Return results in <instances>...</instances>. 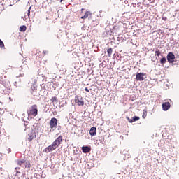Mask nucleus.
<instances>
[{"mask_svg":"<svg viewBox=\"0 0 179 179\" xmlns=\"http://www.w3.org/2000/svg\"><path fill=\"white\" fill-rule=\"evenodd\" d=\"M170 107H171V105L169 102H165L162 104V108L164 111H167L170 108Z\"/></svg>","mask_w":179,"mask_h":179,"instance_id":"10","label":"nucleus"},{"mask_svg":"<svg viewBox=\"0 0 179 179\" xmlns=\"http://www.w3.org/2000/svg\"><path fill=\"white\" fill-rule=\"evenodd\" d=\"M62 141H64V138L62 137V136H59L53 141L52 144L45 148L43 150V152L45 153H50V152H52L53 150H55V149H57V148H58L59 145H61V143L62 142Z\"/></svg>","mask_w":179,"mask_h":179,"instance_id":"1","label":"nucleus"},{"mask_svg":"<svg viewBox=\"0 0 179 179\" xmlns=\"http://www.w3.org/2000/svg\"><path fill=\"white\" fill-rule=\"evenodd\" d=\"M31 9V7H29V9H28L27 15H28L29 17H30V10Z\"/></svg>","mask_w":179,"mask_h":179,"instance_id":"22","label":"nucleus"},{"mask_svg":"<svg viewBox=\"0 0 179 179\" xmlns=\"http://www.w3.org/2000/svg\"><path fill=\"white\" fill-rule=\"evenodd\" d=\"M75 103L77 104L79 107H83L85 106V101L83 100V98L81 96H76L74 99Z\"/></svg>","mask_w":179,"mask_h":179,"instance_id":"4","label":"nucleus"},{"mask_svg":"<svg viewBox=\"0 0 179 179\" xmlns=\"http://www.w3.org/2000/svg\"><path fill=\"white\" fill-rule=\"evenodd\" d=\"M166 62H167V59H166V57H163L160 59V64H166Z\"/></svg>","mask_w":179,"mask_h":179,"instance_id":"19","label":"nucleus"},{"mask_svg":"<svg viewBox=\"0 0 179 179\" xmlns=\"http://www.w3.org/2000/svg\"><path fill=\"white\" fill-rule=\"evenodd\" d=\"M16 164L17 166H20V167H22V169H29V170H30L31 168V163L30 161L25 159H17Z\"/></svg>","mask_w":179,"mask_h":179,"instance_id":"2","label":"nucleus"},{"mask_svg":"<svg viewBox=\"0 0 179 179\" xmlns=\"http://www.w3.org/2000/svg\"><path fill=\"white\" fill-rule=\"evenodd\" d=\"M17 174H20V171H17Z\"/></svg>","mask_w":179,"mask_h":179,"instance_id":"26","label":"nucleus"},{"mask_svg":"<svg viewBox=\"0 0 179 179\" xmlns=\"http://www.w3.org/2000/svg\"><path fill=\"white\" fill-rule=\"evenodd\" d=\"M108 56L109 57H111V55H113V48H110L107 50Z\"/></svg>","mask_w":179,"mask_h":179,"instance_id":"14","label":"nucleus"},{"mask_svg":"<svg viewBox=\"0 0 179 179\" xmlns=\"http://www.w3.org/2000/svg\"><path fill=\"white\" fill-rule=\"evenodd\" d=\"M58 125V120L57 118L53 117L50 120V128L51 129H54V128H57V126Z\"/></svg>","mask_w":179,"mask_h":179,"instance_id":"6","label":"nucleus"},{"mask_svg":"<svg viewBox=\"0 0 179 179\" xmlns=\"http://www.w3.org/2000/svg\"><path fill=\"white\" fill-rule=\"evenodd\" d=\"M145 73H137L136 75V80H139L140 82H142V80H145Z\"/></svg>","mask_w":179,"mask_h":179,"instance_id":"7","label":"nucleus"},{"mask_svg":"<svg viewBox=\"0 0 179 179\" xmlns=\"http://www.w3.org/2000/svg\"><path fill=\"white\" fill-rule=\"evenodd\" d=\"M167 61L169 64H173L174 62V59H176V55L171 52H169L167 56Z\"/></svg>","mask_w":179,"mask_h":179,"instance_id":"5","label":"nucleus"},{"mask_svg":"<svg viewBox=\"0 0 179 179\" xmlns=\"http://www.w3.org/2000/svg\"><path fill=\"white\" fill-rule=\"evenodd\" d=\"M19 178V179H23V178Z\"/></svg>","mask_w":179,"mask_h":179,"instance_id":"27","label":"nucleus"},{"mask_svg":"<svg viewBox=\"0 0 179 179\" xmlns=\"http://www.w3.org/2000/svg\"><path fill=\"white\" fill-rule=\"evenodd\" d=\"M15 170H20V167L15 168Z\"/></svg>","mask_w":179,"mask_h":179,"instance_id":"24","label":"nucleus"},{"mask_svg":"<svg viewBox=\"0 0 179 179\" xmlns=\"http://www.w3.org/2000/svg\"><path fill=\"white\" fill-rule=\"evenodd\" d=\"M92 13L90 11H86L83 16L81 17V19H87L90 16H92Z\"/></svg>","mask_w":179,"mask_h":179,"instance_id":"13","label":"nucleus"},{"mask_svg":"<svg viewBox=\"0 0 179 179\" xmlns=\"http://www.w3.org/2000/svg\"><path fill=\"white\" fill-rule=\"evenodd\" d=\"M85 92H87V93H90V90H89V88L87 87H85Z\"/></svg>","mask_w":179,"mask_h":179,"instance_id":"21","label":"nucleus"},{"mask_svg":"<svg viewBox=\"0 0 179 179\" xmlns=\"http://www.w3.org/2000/svg\"><path fill=\"white\" fill-rule=\"evenodd\" d=\"M160 54H162L160 50H157L155 51V57H160Z\"/></svg>","mask_w":179,"mask_h":179,"instance_id":"20","label":"nucleus"},{"mask_svg":"<svg viewBox=\"0 0 179 179\" xmlns=\"http://www.w3.org/2000/svg\"><path fill=\"white\" fill-rule=\"evenodd\" d=\"M27 30V27L25 25H22L20 27V31H25Z\"/></svg>","mask_w":179,"mask_h":179,"instance_id":"16","label":"nucleus"},{"mask_svg":"<svg viewBox=\"0 0 179 179\" xmlns=\"http://www.w3.org/2000/svg\"><path fill=\"white\" fill-rule=\"evenodd\" d=\"M147 115H148V111L143 110L142 117L145 120V118H146Z\"/></svg>","mask_w":179,"mask_h":179,"instance_id":"18","label":"nucleus"},{"mask_svg":"<svg viewBox=\"0 0 179 179\" xmlns=\"http://www.w3.org/2000/svg\"><path fill=\"white\" fill-rule=\"evenodd\" d=\"M0 48L5 50V43L0 39Z\"/></svg>","mask_w":179,"mask_h":179,"instance_id":"17","label":"nucleus"},{"mask_svg":"<svg viewBox=\"0 0 179 179\" xmlns=\"http://www.w3.org/2000/svg\"><path fill=\"white\" fill-rule=\"evenodd\" d=\"M36 134L35 132H31L27 135V139L29 142H31L33 139H36Z\"/></svg>","mask_w":179,"mask_h":179,"instance_id":"8","label":"nucleus"},{"mask_svg":"<svg viewBox=\"0 0 179 179\" xmlns=\"http://www.w3.org/2000/svg\"><path fill=\"white\" fill-rule=\"evenodd\" d=\"M127 118L129 122H130V124H132V122H135V121H138L140 120V117L138 116H134V117H133L132 119H129V117H127Z\"/></svg>","mask_w":179,"mask_h":179,"instance_id":"12","label":"nucleus"},{"mask_svg":"<svg viewBox=\"0 0 179 179\" xmlns=\"http://www.w3.org/2000/svg\"><path fill=\"white\" fill-rule=\"evenodd\" d=\"M90 135H91V136H96V135H97V129L95 127H92L90 129Z\"/></svg>","mask_w":179,"mask_h":179,"instance_id":"9","label":"nucleus"},{"mask_svg":"<svg viewBox=\"0 0 179 179\" xmlns=\"http://www.w3.org/2000/svg\"><path fill=\"white\" fill-rule=\"evenodd\" d=\"M82 150L83 153H89L90 150H92V148L89 146H83L82 147Z\"/></svg>","mask_w":179,"mask_h":179,"instance_id":"11","label":"nucleus"},{"mask_svg":"<svg viewBox=\"0 0 179 179\" xmlns=\"http://www.w3.org/2000/svg\"><path fill=\"white\" fill-rule=\"evenodd\" d=\"M50 101L52 103H58V98H57V96H52L51 99H50Z\"/></svg>","mask_w":179,"mask_h":179,"instance_id":"15","label":"nucleus"},{"mask_svg":"<svg viewBox=\"0 0 179 179\" xmlns=\"http://www.w3.org/2000/svg\"><path fill=\"white\" fill-rule=\"evenodd\" d=\"M27 113L29 117H37V115L38 114V109H37V105H32L27 111Z\"/></svg>","mask_w":179,"mask_h":179,"instance_id":"3","label":"nucleus"},{"mask_svg":"<svg viewBox=\"0 0 179 179\" xmlns=\"http://www.w3.org/2000/svg\"><path fill=\"white\" fill-rule=\"evenodd\" d=\"M83 10H85V9H84V8H82V9H81V12H83Z\"/></svg>","mask_w":179,"mask_h":179,"instance_id":"25","label":"nucleus"},{"mask_svg":"<svg viewBox=\"0 0 179 179\" xmlns=\"http://www.w3.org/2000/svg\"><path fill=\"white\" fill-rule=\"evenodd\" d=\"M61 1V2H62V0H60Z\"/></svg>","mask_w":179,"mask_h":179,"instance_id":"29","label":"nucleus"},{"mask_svg":"<svg viewBox=\"0 0 179 179\" xmlns=\"http://www.w3.org/2000/svg\"><path fill=\"white\" fill-rule=\"evenodd\" d=\"M162 20H164L166 22V20H167V17H163Z\"/></svg>","mask_w":179,"mask_h":179,"instance_id":"23","label":"nucleus"},{"mask_svg":"<svg viewBox=\"0 0 179 179\" xmlns=\"http://www.w3.org/2000/svg\"><path fill=\"white\" fill-rule=\"evenodd\" d=\"M8 150H10V148H8Z\"/></svg>","mask_w":179,"mask_h":179,"instance_id":"28","label":"nucleus"}]
</instances>
